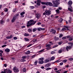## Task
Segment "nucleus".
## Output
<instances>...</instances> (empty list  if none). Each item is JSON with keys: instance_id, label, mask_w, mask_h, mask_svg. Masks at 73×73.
<instances>
[{"instance_id": "1", "label": "nucleus", "mask_w": 73, "mask_h": 73, "mask_svg": "<svg viewBox=\"0 0 73 73\" xmlns=\"http://www.w3.org/2000/svg\"><path fill=\"white\" fill-rule=\"evenodd\" d=\"M37 22V21H35L33 20H30L28 22L27 24V26L28 27L31 26L32 25H33L35 24V23Z\"/></svg>"}, {"instance_id": "2", "label": "nucleus", "mask_w": 73, "mask_h": 73, "mask_svg": "<svg viewBox=\"0 0 73 73\" xmlns=\"http://www.w3.org/2000/svg\"><path fill=\"white\" fill-rule=\"evenodd\" d=\"M53 7H57L58 5L60 4V0H56L55 1H54L53 2Z\"/></svg>"}, {"instance_id": "3", "label": "nucleus", "mask_w": 73, "mask_h": 73, "mask_svg": "<svg viewBox=\"0 0 73 73\" xmlns=\"http://www.w3.org/2000/svg\"><path fill=\"white\" fill-rule=\"evenodd\" d=\"M51 14V11L50 10H45L44 13H43V15H47V16H49Z\"/></svg>"}, {"instance_id": "4", "label": "nucleus", "mask_w": 73, "mask_h": 73, "mask_svg": "<svg viewBox=\"0 0 73 73\" xmlns=\"http://www.w3.org/2000/svg\"><path fill=\"white\" fill-rule=\"evenodd\" d=\"M19 15L18 14H16V15H15L13 17V18L11 20L12 23H14V22H15L16 19H17V18L18 17V16Z\"/></svg>"}, {"instance_id": "5", "label": "nucleus", "mask_w": 73, "mask_h": 73, "mask_svg": "<svg viewBox=\"0 0 73 73\" xmlns=\"http://www.w3.org/2000/svg\"><path fill=\"white\" fill-rule=\"evenodd\" d=\"M38 60L39 61L38 62V63L40 64H44V58H41L38 59Z\"/></svg>"}, {"instance_id": "6", "label": "nucleus", "mask_w": 73, "mask_h": 73, "mask_svg": "<svg viewBox=\"0 0 73 73\" xmlns=\"http://www.w3.org/2000/svg\"><path fill=\"white\" fill-rule=\"evenodd\" d=\"M4 72L3 71H2L1 73H12V71H11L10 70H8L7 69H6L4 70Z\"/></svg>"}, {"instance_id": "7", "label": "nucleus", "mask_w": 73, "mask_h": 73, "mask_svg": "<svg viewBox=\"0 0 73 73\" xmlns=\"http://www.w3.org/2000/svg\"><path fill=\"white\" fill-rule=\"evenodd\" d=\"M13 70L14 72H15V73H18V72H19V70H18V69L16 67H13Z\"/></svg>"}, {"instance_id": "8", "label": "nucleus", "mask_w": 73, "mask_h": 73, "mask_svg": "<svg viewBox=\"0 0 73 73\" xmlns=\"http://www.w3.org/2000/svg\"><path fill=\"white\" fill-rule=\"evenodd\" d=\"M46 5H49L50 7H52L53 5V4L51 2H48L46 3Z\"/></svg>"}, {"instance_id": "9", "label": "nucleus", "mask_w": 73, "mask_h": 73, "mask_svg": "<svg viewBox=\"0 0 73 73\" xmlns=\"http://www.w3.org/2000/svg\"><path fill=\"white\" fill-rule=\"evenodd\" d=\"M50 46H51V45L50 44H49L47 45L46 46L47 48H46V49H48V50H49L50 49Z\"/></svg>"}, {"instance_id": "10", "label": "nucleus", "mask_w": 73, "mask_h": 73, "mask_svg": "<svg viewBox=\"0 0 73 73\" xmlns=\"http://www.w3.org/2000/svg\"><path fill=\"white\" fill-rule=\"evenodd\" d=\"M72 48V46H67L66 49L67 51H68L69 49H70Z\"/></svg>"}, {"instance_id": "11", "label": "nucleus", "mask_w": 73, "mask_h": 73, "mask_svg": "<svg viewBox=\"0 0 73 73\" xmlns=\"http://www.w3.org/2000/svg\"><path fill=\"white\" fill-rule=\"evenodd\" d=\"M40 3H41V1L40 0H38L37 1L36 4L38 6H40Z\"/></svg>"}, {"instance_id": "12", "label": "nucleus", "mask_w": 73, "mask_h": 73, "mask_svg": "<svg viewBox=\"0 0 73 73\" xmlns=\"http://www.w3.org/2000/svg\"><path fill=\"white\" fill-rule=\"evenodd\" d=\"M51 32H52V33H56V30L53 29H52L50 31Z\"/></svg>"}, {"instance_id": "13", "label": "nucleus", "mask_w": 73, "mask_h": 73, "mask_svg": "<svg viewBox=\"0 0 73 73\" xmlns=\"http://www.w3.org/2000/svg\"><path fill=\"white\" fill-rule=\"evenodd\" d=\"M50 66V64L47 63L46 64L45 66V68H48V67H49Z\"/></svg>"}, {"instance_id": "14", "label": "nucleus", "mask_w": 73, "mask_h": 73, "mask_svg": "<svg viewBox=\"0 0 73 73\" xmlns=\"http://www.w3.org/2000/svg\"><path fill=\"white\" fill-rule=\"evenodd\" d=\"M5 51L6 52L8 53V52H10V49H9V48H6L5 49Z\"/></svg>"}, {"instance_id": "15", "label": "nucleus", "mask_w": 73, "mask_h": 73, "mask_svg": "<svg viewBox=\"0 0 73 73\" xmlns=\"http://www.w3.org/2000/svg\"><path fill=\"white\" fill-rule=\"evenodd\" d=\"M49 61V60L48 59L45 60L44 61V63H48Z\"/></svg>"}, {"instance_id": "16", "label": "nucleus", "mask_w": 73, "mask_h": 73, "mask_svg": "<svg viewBox=\"0 0 73 73\" xmlns=\"http://www.w3.org/2000/svg\"><path fill=\"white\" fill-rule=\"evenodd\" d=\"M68 5H69L70 6V5H71L72 4V1H70L68 2Z\"/></svg>"}, {"instance_id": "17", "label": "nucleus", "mask_w": 73, "mask_h": 73, "mask_svg": "<svg viewBox=\"0 0 73 73\" xmlns=\"http://www.w3.org/2000/svg\"><path fill=\"white\" fill-rule=\"evenodd\" d=\"M25 13L24 12H23L21 13L20 15H21V16H22V17H24V15H24V14H25Z\"/></svg>"}, {"instance_id": "18", "label": "nucleus", "mask_w": 73, "mask_h": 73, "mask_svg": "<svg viewBox=\"0 0 73 73\" xmlns=\"http://www.w3.org/2000/svg\"><path fill=\"white\" fill-rule=\"evenodd\" d=\"M12 35H11L10 36H7L6 37V38H7V39H10V38H12Z\"/></svg>"}, {"instance_id": "19", "label": "nucleus", "mask_w": 73, "mask_h": 73, "mask_svg": "<svg viewBox=\"0 0 73 73\" xmlns=\"http://www.w3.org/2000/svg\"><path fill=\"white\" fill-rule=\"evenodd\" d=\"M40 16H41L40 15V14H38L37 15L36 17L37 19H38L40 17Z\"/></svg>"}, {"instance_id": "20", "label": "nucleus", "mask_w": 73, "mask_h": 73, "mask_svg": "<svg viewBox=\"0 0 73 73\" xmlns=\"http://www.w3.org/2000/svg\"><path fill=\"white\" fill-rule=\"evenodd\" d=\"M30 53H31V52L30 51L28 50L25 52V54H29Z\"/></svg>"}, {"instance_id": "21", "label": "nucleus", "mask_w": 73, "mask_h": 73, "mask_svg": "<svg viewBox=\"0 0 73 73\" xmlns=\"http://www.w3.org/2000/svg\"><path fill=\"white\" fill-rule=\"evenodd\" d=\"M71 8L70 9V8H68V11H70V12H73V10H72V7H71Z\"/></svg>"}, {"instance_id": "22", "label": "nucleus", "mask_w": 73, "mask_h": 73, "mask_svg": "<svg viewBox=\"0 0 73 73\" xmlns=\"http://www.w3.org/2000/svg\"><path fill=\"white\" fill-rule=\"evenodd\" d=\"M63 20V19L62 18H60L58 21L59 23H62V21Z\"/></svg>"}, {"instance_id": "23", "label": "nucleus", "mask_w": 73, "mask_h": 73, "mask_svg": "<svg viewBox=\"0 0 73 73\" xmlns=\"http://www.w3.org/2000/svg\"><path fill=\"white\" fill-rule=\"evenodd\" d=\"M54 39L55 40H58L59 38H58V37H56V36H55L54 37Z\"/></svg>"}, {"instance_id": "24", "label": "nucleus", "mask_w": 73, "mask_h": 73, "mask_svg": "<svg viewBox=\"0 0 73 73\" xmlns=\"http://www.w3.org/2000/svg\"><path fill=\"white\" fill-rule=\"evenodd\" d=\"M62 50L61 48L60 50H59L58 51V53H62Z\"/></svg>"}, {"instance_id": "25", "label": "nucleus", "mask_w": 73, "mask_h": 73, "mask_svg": "<svg viewBox=\"0 0 73 73\" xmlns=\"http://www.w3.org/2000/svg\"><path fill=\"white\" fill-rule=\"evenodd\" d=\"M44 50H45L44 49H43L41 50H40L38 51V53H40V52H43V51H44Z\"/></svg>"}, {"instance_id": "26", "label": "nucleus", "mask_w": 73, "mask_h": 73, "mask_svg": "<svg viewBox=\"0 0 73 73\" xmlns=\"http://www.w3.org/2000/svg\"><path fill=\"white\" fill-rule=\"evenodd\" d=\"M55 59V57L54 56H52L51 58V60H52V61L53 60H54Z\"/></svg>"}, {"instance_id": "27", "label": "nucleus", "mask_w": 73, "mask_h": 73, "mask_svg": "<svg viewBox=\"0 0 73 73\" xmlns=\"http://www.w3.org/2000/svg\"><path fill=\"white\" fill-rule=\"evenodd\" d=\"M24 39L26 41H29V39L27 38H25Z\"/></svg>"}, {"instance_id": "28", "label": "nucleus", "mask_w": 73, "mask_h": 73, "mask_svg": "<svg viewBox=\"0 0 73 73\" xmlns=\"http://www.w3.org/2000/svg\"><path fill=\"white\" fill-rule=\"evenodd\" d=\"M1 24H4V21L3 20H2L1 21Z\"/></svg>"}, {"instance_id": "29", "label": "nucleus", "mask_w": 73, "mask_h": 73, "mask_svg": "<svg viewBox=\"0 0 73 73\" xmlns=\"http://www.w3.org/2000/svg\"><path fill=\"white\" fill-rule=\"evenodd\" d=\"M30 8L31 9H33L35 8V7L34 6H31L30 7Z\"/></svg>"}, {"instance_id": "30", "label": "nucleus", "mask_w": 73, "mask_h": 73, "mask_svg": "<svg viewBox=\"0 0 73 73\" xmlns=\"http://www.w3.org/2000/svg\"><path fill=\"white\" fill-rule=\"evenodd\" d=\"M26 60L25 59H21V62H24V61H26Z\"/></svg>"}, {"instance_id": "31", "label": "nucleus", "mask_w": 73, "mask_h": 73, "mask_svg": "<svg viewBox=\"0 0 73 73\" xmlns=\"http://www.w3.org/2000/svg\"><path fill=\"white\" fill-rule=\"evenodd\" d=\"M61 49H62V51H65V48H61Z\"/></svg>"}, {"instance_id": "32", "label": "nucleus", "mask_w": 73, "mask_h": 73, "mask_svg": "<svg viewBox=\"0 0 73 73\" xmlns=\"http://www.w3.org/2000/svg\"><path fill=\"white\" fill-rule=\"evenodd\" d=\"M64 28H66V30H69V29H68V27L64 26Z\"/></svg>"}, {"instance_id": "33", "label": "nucleus", "mask_w": 73, "mask_h": 73, "mask_svg": "<svg viewBox=\"0 0 73 73\" xmlns=\"http://www.w3.org/2000/svg\"><path fill=\"white\" fill-rule=\"evenodd\" d=\"M23 72H26V69L25 68L23 69Z\"/></svg>"}, {"instance_id": "34", "label": "nucleus", "mask_w": 73, "mask_h": 73, "mask_svg": "<svg viewBox=\"0 0 73 73\" xmlns=\"http://www.w3.org/2000/svg\"><path fill=\"white\" fill-rule=\"evenodd\" d=\"M16 9H13V12H16Z\"/></svg>"}, {"instance_id": "35", "label": "nucleus", "mask_w": 73, "mask_h": 73, "mask_svg": "<svg viewBox=\"0 0 73 73\" xmlns=\"http://www.w3.org/2000/svg\"><path fill=\"white\" fill-rule=\"evenodd\" d=\"M56 11L57 13H60V11H59L58 9H57V10H56Z\"/></svg>"}, {"instance_id": "36", "label": "nucleus", "mask_w": 73, "mask_h": 73, "mask_svg": "<svg viewBox=\"0 0 73 73\" xmlns=\"http://www.w3.org/2000/svg\"><path fill=\"white\" fill-rule=\"evenodd\" d=\"M37 29L38 31H41V30H42V29H41L40 27H39Z\"/></svg>"}, {"instance_id": "37", "label": "nucleus", "mask_w": 73, "mask_h": 73, "mask_svg": "<svg viewBox=\"0 0 73 73\" xmlns=\"http://www.w3.org/2000/svg\"><path fill=\"white\" fill-rule=\"evenodd\" d=\"M4 11L5 12H7V11H8V9L6 8H5V9H4Z\"/></svg>"}, {"instance_id": "38", "label": "nucleus", "mask_w": 73, "mask_h": 73, "mask_svg": "<svg viewBox=\"0 0 73 73\" xmlns=\"http://www.w3.org/2000/svg\"><path fill=\"white\" fill-rule=\"evenodd\" d=\"M28 31L29 32H32V29H28Z\"/></svg>"}, {"instance_id": "39", "label": "nucleus", "mask_w": 73, "mask_h": 73, "mask_svg": "<svg viewBox=\"0 0 73 73\" xmlns=\"http://www.w3.org/2000/svg\"><path fill=\"white\" fill-rule=\"evenodd\" d=\"M41 4H42V5H45L46 4V3H45V2H41Z\"/></svg>"}, {"instance_id": "40", "label": "nucleus", "mask_w": 73, "mask_h": 73, "mask_svg": "<svg viewBox=\"0 0 73 73\" xmlns=\"http://www.w3.org/2000/svg\"><path fill=\"white\" fill-rule=\"evenodd\" d=\"M24 36H29V34L27 33H25L24 34Z\"/></svg>"}, {"instance_id": "41", "label": "nucleus", "mask_w": 73, "mask_h": 73, "mask_svg": "<svg viewBox=\"0 0 73 73\" xmlns=\"http://www.w3.org/2000/svg\"><path fill=\"white\" fill-rule=\"evenodd\" d=\"M68 44L69 45H71V46H72V45H73V43H72L69 42L68 43Z\"/></svg>"}, {"instance_id": "42", "label": "nucleus", "mask_w": 73, "mask_h": 73, "mask_svg": "<svg viewBox=\"0 0 73 73\" xmlns=\"http://www.w3.org/2000/svg\"><path fill=\"white\" fill-rule=\"evenodd\" d=\"M36 30H37V29L36 28H35L33 29V32H35V31H36Z\"/></svg>"}, {"instance_id": "43", "label": "nucleus", "mask_w": 73, "mask_h": 73, "mask_svg": "<svg viewBox=\"0 0 73 73\" xmlns=\"http://www.w3.org/2000/svg\"><path fill=\"white\" fill-rule=\"evenodd\" d=\"M50 69H51V68H47L46 69V70H50Z\"/></svg>"}, {"instance_id": "44", "label": "nucleus", "mask_w": 73, "mask_h": 73, "mask_svg": "<svg viewBox=\"0 0 73 73\" xmlns=\"http://www.w3.org/2000/svg\"><path fill=\"white\" fill-rule=\"evenodd\" d=\"M22 58H23V59H25V58H27V56H23Z\"/></svg>"}, {"instance_id": "45", "label": "nucleus", "mask_w": 73, "mask_h": 73, "mask_svg": "<svg viewBox=\"0 0 73 73\" xmlns=\"http://www.w3.org/2000/svg\"><path fill=\"white\" fill-rule=\"evenodd\" d=\"M69 40V41H72V40H73V38H70Z\"/></svg>"}, {"instance_id": "46", "label": "nucleus", "mask_w": 73, "mask_h": 73, "mask_svg": "<svg viewBox=\"0 0 73 73\" xmlns=\"http://www.w3.org/2000/svg\"><path fill=\"white\" fill-rule=\"evenodd\" d=\"M67 61H68L67 60H63V62H64V63H65L66 62H67Z\"/></svg>"}, {"instance_id": "47", "label": "nucleus", "mask_w": 73, "mask_h": 73, "mask_svg": "<svg viewBox=\"0 0 73 73\" xmlns=\"http://www.w3.org/2000/svg\"><path fill=\"white\" fill-rule=\"evenodd\" d=\"M66 38V36H64L62 38V40H65Z\"/></svg>"}, {"instance_id": "48", "label": "nucleus", "mask_w": 73, "mask_h": 73, "mask_svg": "<svg viewBox=\"0 0 73 73\" xmlns=\"http://www.w3.org/2000/svg\"><path fill=\"white\" fill-rule=\"evenodd\" d=\"M34 65H37V62L36 61L35 62H34Z\"/></svg>"}, {"instance_id": "49", "label": "nucleus", "mask_w": 73, "mask_h": 73, "mask_svg": "<svg viewBox=\"0 0 73 73\" xmlns=\"http://www.w3.org/2000/svg\"><path fill=\"white\" fill-rule=\"evenodd\" d=\"M59 45H61V44H62V42H60L58 43Z\"/></svg>"}, {"instance_id": "50", "label": "nucleus", "mask_w": 73, "mask_h": 73, "mask_svg": "<svg viewBox=\"0 0 73 73\" xmlns=\"http://www.w3.org/2000/svg\"><path fill=\"white\" fill-rule=\"evenodd\" d=\"M13 39L14 40H17V38L16 36L14 37H13Z\"/></svg>"}, {"instance_id": "51", "label": "nucleus", "mask_w": 73, "mask_h": 73, "mask_svg": "<svg viewBox=\"0 0 73 73\" xmlns=\"http://www.w3.org/2000/svg\"><path fill=\"white\" fill-rule=\"evenodd\" d=\"M51 53L52 54H55V52H54V51H52L51 52Z\"/></svg>"}, {"instance_id": "52", "label": "nucleus", "mask_w": 73, "mask_h": 73, "mask_svg": "<svg viewBox=\"0 0 73 73\" xmlns=\"http://www.w3.org/2000/svg\"><path fill=\"white\" fill-rule=\"evenodd\" d=\"M69 60H70V61H72V60H73V58H69L68 59Z\"/></svg>"}, {"instance_id": "53", "label": "nucleus", "mask_w": 73, "mask_h": 73, "mask_svg": "<svg viewBox=\"0 0 73 73\" xmlns=\"http://www.w3.org/2000/svg\"><path fill=\"white\" fill-rule=\"evenodd\" d=\"M58 9H59V10H61V9H62V7H59L58 8Z\"/></svg>"}, {"instance_id": "54", "label": "nucleus", "mask_w": 73, "mask_h": 73, "mask_svg": "<svg viewBox=\"0 0 73 73\" xmlns=\"http://www.w3.org/2000/svg\"><path fill=\"white\" fill-rule=\"evenodd\" d=\"M49 43H50V44L51 45H53V43L52 42L50 41V42H49Z\"/></svg>"}, {"instance_id": "55", "label": "nucleus", "mask_w": 73, "mask_h": 73, "mask_svg": "<svg viewBox=\"0 0 73 73\" xmlns=\"http://www.w3.org/2000/svg\"><path fill=\"white\" fill-rule=\"evenodd\" d=\"M57 46H58V45H56L55 46H53L52 48H55V47H57Z\"/></svg>"}, {"instance_id": "56", "label": "nucleus", "mask_w": 73, "mask_h": 73, "mask_svg": "<svg viewBox=\"0 0 73 73\" xmlns=\"http://www.w3.org/2000/svg\"><path fill=\"white\" fill-rule=\"evenodd\" d=\"M65 30H66V29L65 28H63L62 29V31H65Z\"/></svg>"}, {"instance_id": "57", "label": "nucleus", "mask_w": 73, "mask_h": 73, "mask_svg": "<svg viewBox=\"0 0 73 73\" xmlns=\"http://www.w3.org/2000/svg\"><path fill=\"white\" fill-rule=\"evenodd\" d=\"M63 36V35L62 34L60 35V36H59L60 38H61V37H62Z\"/></svg>"}, {"instance_id": "58", "label": "nucleus", "mask_w": 73, "mask_h": 73, "mask_svg": "<svg viewBox=\"0 0 73 73\" xmlns=\"http://www.w3.org/2000/svg\"><path fill=\"white\" fill-rule=\"evenodd\" d=\"M37 47L38 49H41V46H38Z\"/></svg>"}, {"instance_id": "59", "label": "nucleus", "mask_w": 73, "mask_h": 73, "mask_svg": "<svg viewBox=\"0 0 73 73\" xmlns=\"http://www.w3.org/2000/svg\"><path fill=\"white\" fill-rule=\"evenodd\" d=\"M37 41V39H33V42H35V41Z\"/></svg>"}, {"instance_id": "60", "label": "nucleus", "mask_w": 73, "mask_h": 73, "mask_svg": "<svg viewBox=\"0 0 73 73\" xmlns=\"http://www.w3.org/2000/svg\"><path fill=\"white\" fill-rule=\"evenodd\" d=\"M32 44H29V45H28L27 46V48H28V47H29V46H31L32 45Z\"/></svg>"}, {"instance_id": "61", "label": "nucleus", "mask_w": 73, "mask_h": 73, "mask_svg": "<svg viewBox=\"0 0 73 73\" xmlns=\"http://www.w3.org/2000/svg\"><path fill=\"white\" fill-rule=\"evenodd\" d=\"M46 7L45 6V5H43L42 6V8L43 9H44V8H45Z\"/></svg>"}, {"instance_id": "62", "label": "nucleus", "mask_w": 73, "mask_h": 73, "mask_svg": "<svg viewBox=\"0 0 73 73\" xmlns=\"http://www.w3.org/2000/svg\"><path fill=\"white\" fill-rule=\"evenodd\" d=\"M7 46V45H3L2 46V48H4V47H5V46Z\"/></svg>"}, {"instance_id": "63", "label": "nucleus", "mask_w": 73, "mask_h": 73, "mask_svg": "<svg viewBox=\"0 0 73 73\" xmlns=\"http://www.w3.org/2000/svg\"><path fill=\"white\" fill-rule=\"evenodd\" d=\"M37 24L38 25H41V23L40 22H38L37 23Z\"/></svg>"}, {"instance_id": "64", "label": "nucleus", "mask_w": 73, "mask_h": 73, "mask_svg": "<svg viewBox=\"0 0 73 73\" xmlns=\"http://www.w3.org/2000/svg\"><path fill=\"white\" fill-rule=\"evenodd\" d=\"M58 69V68H55L54 69V70H57Z\"/></svg>"}]
</instances>
